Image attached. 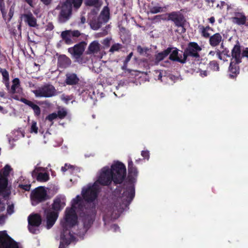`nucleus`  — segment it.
<instances>
[{"mask_svg": "<svg viewBox=\"0 0 248 248\" xmlns=\"http://www.w3.org/2000/svg\"><path fill=\"white\" fill-rule=\"evenodd\" d=\"M138 175L137 168L134 166L131 158L128 160V175L123 184V187H117L114 191V194L120 197L122 204L124 207H127L135 195L134 184L137 181Z\"/></svg>", "mask_w": 248, "mask_h": 248, "instance_id": "f257e3e1", "label": "nucleus"}, {"mask_svg": "<svg viewBox=\"0 0 248 248\" xmlns=\"http://www.w3.org/2000/svg\"><path fill=\"white\" fill-rule=\"evenodd\" d=\"M99 192L100 187L96 182L82 190L83 198L86 202L83 217L84 227L86 229H89L94 221L96 213L95 201Z\"/></svg>", "mask_w": 248, "mask_h": 248, "instance_id": "f03ea898", "label": "nucleus"}, {"mask_svg": "<svg viewBox=\"0 0 248 248\" xmlns=\"http://www.w3.org/2000/svg\"><path fill=\"white\" fill-rule=\"evenodd\" d=\"M65 205V198L62 196H57L53 200L51 207L44 209L47 229H49L54 225L59 217V212Z\"/></svg>", "mask_w": 248, "mask_h": 248, "instance_id": "7ed1b4c3", "label": "nucleus"}, {"mask_svg": "<svg viewBox=\"0 0 248 248\" xmlns=\"http://www.w3.org/2000/svg\"><path fill=\"white\" fill-rule=\"evenodd\" d=\"M81 198L78 195L73 199L71 207L67 208L65 210L64 221L63 222L64 228H66L67 226H74L78 222V216L76 212V205H78V208L80 211H83L84 207L81 202Z\"/></svg>", "mask_w": 248, "mask_h": 248, "instance_id": "20e7f679", "label": "nucleus"}, {"mask_svg": "<svg viewBox=\"0 0 248 248\" xmlns=\"http://www.w3.org/2000/svg\"><path fill=\"white\" fill-rule=\"evenodd\" d=\"M83 0H65L62 3L58 19L61 23H64L69 19L73 9L77 11L81 6Z\"/></svg>", "mask_w": 248, "mask_h": 248, "instance_id": "39448f33", "label": "nucleus"}, {"mask_svg": "<svg viewBox=\"0 0 248 248\" xmlns=\"http://www.w3.org/2000/svg\"><path fill=\"white\" fill-rule=\"evenodd\" d=\"M109 170L112 174L113 179V183L116 186L118 184H121L124 182L126 177V169L125 165L122 162L117 161L114 163L111 166Z\"/></svg>", "mask_w": 248, "mask_h": 248, "instance_id": "423d86ee", "label": "nucleus"}, {"mask_svg": "<svg viewBox=\"0 0 248 248\" xmlns=\"http://www.w3.org/2000/svg\"><path fill=\"white\" fill-rule=\"evenodd\" d=\"M202 50L197 42H190L188 43L184 49L183 56L185 63L191 59L192 60L199 61L201 56L200 52Z\"/></svg>", "mask_w": 248, "mask_h": 248, "instance_id": "0eeeda50", "label": "nucleus"}, {"mask_svg": "<svg viewBox=\"0 0 248 248\" xmlns=\"http://www.w3.org/2000/svg\"><path fill=\"white\" fill-rule=\"evenodd\" d=\"M12 170L11 166L6 165L2 169V173L0 172V196L4 198L9 196L10 192L7 189L8 180L7 177Z\"/></svg>", "mask_w": 248, "mask_h": 248, "instance_id": "6e6552de", "label": "nucleus"}, {"mask_svg": "<svg viewBox=\"0 0 248 248\" xmlns=\"http://www.w3.org/2000/svg\"><path fill=\"white\" fill-rule=\"evenodd\" d=\"M169 19L173 22L175 26L179 28L175 32L179 34H183L186 31L185 25L186 20L184 16L180 12H172L169 14Z\"/></svg>", "mask_w": 248, "mask_h": 248, "instance_id": "1a4fd4ad", "label": "nucleus"}, {"mask_svg": "<svg viewBox=\"0 0 248 248\" xmlns=\"http://www.w3.org/2000/svg\"><path fill=\"white\" fill-rule=\"evenodd\" d=\"M32 92L36 97L48 98L54 96L56 90L53 85L47 83L41 86Z\"/></svg>", "mask_w": 248, "mask_h": 248, "instance_id": "9d476101", "label": "nucleus"}, {"mask_svg": "<svg viewBox=\"0 0 248 248\" xmlns=\"http://www.w3.org/2000/svg\"><path fill=\"white\" fill-rule=\"evenodd\" d=\"M31 198L32 200V204L36 205L48 199L49 196L44 187L39 186L31 192Z\"/></svg>", "mask_w": 248, "mask_h": 248, "instance_id": "9b49d317", "label": "nucleus"}, {"mask_svg": "<svg viewBox=\"0 0 248 248\" xmlns=\"http://www.w3.org/2000/svg\"><path fill=\"white\" fill-rule=\"evenodd\" d=\"M85 45L86 43L84 42H81L68 49V52L75 59V62L80 64L84 62L81 56L85 50Z\"/></svg>", "mask_w": 248, "mask_h": 248, "instance_id": "f8f14e48", "label": "nucleus"}, {"mask_svg": "<svg viewBox=\"0 0 248 248\" xmlns=\"http://www.w3.org/2000/svg\"><path fill=\"white\" fill-rule=\"evenodd\" d=\"M62 231L61 234V240L59 248H66L72 242L74 238V236L69 231V229L73 226H67L65 228L63 226V222L62 223Z\"/></svg>", "mask_w": 248, "mask_h": 248, "instance_id": "ddd939ff", "label": "nucleus"}, {"mask_svg": "<svg viewBox=\"0 0 248 248\" xmlns=\"http://www.w3.org/2000/svg\"><path fill=\"white\" fill-rule=\"evenodd\" d=\"M0 248H19V247L6 231H2L0 232Z\"/></svg>", "mask_w": 248, "mask_h": 248, "instance_id": "4468645a", "label": "nucleus"}, {"mask_svg": "<svg viewBox=\"0 0 248 248\" xmlns=\"http://www.w3.org/2000/svg\"><path fill=\"white\" fill-rule=\"evenodd\" d=\"M113 182L112 174L109 170L108 167H104L101 172L96 182L104 186H108Z\"/></svg>", "mask_w": 248, "mask_h": 248, "instance_id": "2eb2a0df", "label": "nucleus"}, {"mask_svg": "<svg viewBox=\"0 0 248 248\" xmlns=\"http://www.w3.org/2000/svg\"><path fill=\"white\" fill-rule=\"evenodd\" d=\"M28 229L32 233L35 234L39 230L36 228L38 227L42 223V217L38 214H31L28 217Z\"/></svg>", "mask_w": 248, "mask_h": 248, "instance_id": "dca6fc26", "label": "nucleus"}, {"mask_svg": "<svg viewBox=\"0 0 248 248\" xmlns=\"http://www.w3.org/2000/svg\"><path fill=\"white\" fill-rule=\"evenodd\" d=\"M20 101L30 107L33 110L34 115L35 117L38 118L40 117L41 112V108L37 105L25 98H22Z\"/></svg>", "mask_w": 248, "mask_h": 248, "instance_id": "f3484780", "label": "nucleus"}, {"mask_svg": "<svg viewBox=\"0 0 248 248\" xmlns=\"http://www.w3.org/2000/svg\"><path fill=\"white\" fill-rule=\"evenodd\" d=\"M241 46L239 41H237L231 52L232 58L235 59V62H236V63H237L241 62L242 57L241 56Z\"/></svg>", "mask_w": 248, "mask_h": 248, "instance_id": "a211bd4d", "label": "nucleus"}, {"mask_svg": "<svg viewBox=\"0 0 248 248\" xmlns=\"http://www.w3.org/2000/svg\"><path fill=\"white\" fill-rule=\"evenodd\" d=\"M71 60L65 55H60L58 58L57 65L59 68L65 69L71 64Z\"/></svg>", "mask_w": 248, "mask_h": 248, "instance_id": "6ab92c4d", "label": "nucleus"}, {"mask_svg": "<svg viewBox=\"0 0 248 248\" xmlns=\"http://www.w3.org/2000/svg\"><path fill=\"white\" fill-rule=\"evenodd\" d=\"M232 22L238 25H246L247 17L243 13L237 12L235 13V16L232 17Z\"/></svg>", "mask_w": 248, "mask_h": 248, "instance_id": "aec40b11", "label": "nucleus"}, {"mask_svg": "<svg viewBox=\"0 0 248 248\" xmlns=\"http://www.w3.org/2000/svg\"><path fill=\"white\" fill-rule=\"evenodd\" d=\"M223 41V39L221 34L217 32L209 37V45L212 47H216L219 46L221 42Z\"/></svg>", "mask_w": 248, "mask_h": 248, "instance_id": "412c9836", "label": "nucleus"}, {"mask_svg": "<svg viewBox=\"0 0 248 248\" xmlns=\"http://www.w3.org/2000/svg\"><path fill=\"white\" fill-rule=\"evenodd\" d=\"M79 78L75 73H68L66 74L65 83L68 85H76L78 84Z\"/></svg>", "mask_w": 248, "mask_h": 248, "instance_id": "4be33fe9", "label": "nucleus"}, {"mask_svg": "<svg viewBox=\"0 0 248 248\" xmlns=\"http://www.w3.org/2000/svg\"><path fill=\"white\" fill-rule=\"evenodd\" d=\"M172 49L171 50V52L170 53V55L169 56V59L173 62H180L181 63H185L184 57L183 58L182 57H179L178 56V51L179 49L176 47H171Z\"/></svg>", "mask_w": 248, "mask_h": 248, "instance_id": "5701e85b", "label": "nucleus"}, {"mask_svg": "<svg viewBox=\"0 0 248 248\" xmlns=\"http://www.w3.org/2000/svg\"><path fill=\"white\" fill-rule=\"evenodd\" d=\"M23 16L24 18V21L27 23L30 27H36L38 26L37 20L31 13L29 12L27 14H24Z\"/></svg>", "mask_w": 248, "mask_h": 248, "instance_id": "b1692460", "label": "nucleus"}, {"mask_svg": "<svg viewBox=\"0 0 248 248\" xmlns=\"http://www.w3.org/2000/svg\"><path fill=\"white\" fill-rule=\"evenodd\" d=\"M238 64L239 63H236V62L235 63L232 62H230L229 70L231 73L230 77L231 78L236 77L239 73V67L238 65Z\"/></svg>", "mask_w": 248, "mask_h": 248, "instance_id": "393cba45", "label": "nucleus"}, {"mask_svg": "<svg viewBox=\"0 0 248 248\" xmlns=\"http://www.w3.org/2000/svg\"><path fill=\"white\" fill-rule=\"evenodd\" d=\"M172 49L170 47H168L166 49L160 52L155 55V61L157 62L163 60L171 51Z\"/></svg>", "mask_w": 248, "mask_h": 248, "instance_id": "a878e982", "label": "nucleus"}, {"mask_svg": "<svg viewBox=\"0 0 248 248\" xmlns=\"http://www.w3.org/2000/svg\"><path fill=\"white\" fill-rule=\"evenodd\" d=\"M100 49V45L97 41L92 42L89 46L88 51L89 54L97 53Z\"/></svg>", "mask_w": 248, "mask_h": 248, "instance_id": "bb28decb", "label": "nucleus"}, {"mask_svg": "<svg viewBox=\"0 0 248 248\" xmlns=\"http://www.w3.org/2000/svg\"><path fill=\"white\" fill-rule=\"evenodd\" d=\"M216 52L217 58L220 60L225 61L227 58L230 57L229 50L227 48L225 47L221 51L219 49H216Z\"/></svg>", "mask_w": 248, "mask_h": 248, "instance_id": "cd10ccee", "label": "nucleus"}, {"mask_svg": "<svg viewBox=\"0 0 248 248\" xmlns=\"http://www.w3.org/2000/svg\"><path fill=\"white\" fill-rule=\"evenodd\" d=\"M109 9L108 6H105L102 11H101L99 16V19H101V20L104 23H106L108 21L109 18Z\"/></svg>", "mask_w": 248, "mask_h": 248, "instance_id": "c85d7f7f", "label": "nucleus"}, {"mask_svg": "<svg viewBox=\"0 0 248 248\" xmlns=\"http://www.w3.org/2000/svg\"><path fill=\"white\" fill-rule=\"evenodd\" d=\"M71 31H64L62 32L61 36L62 40L67 45L71 44L73 42L71 38Z\"/></svg>", "mask_w": 248, "mask_h": 248, "instance_id": "c756f323", "label": "nucleus"}, {"mask_svg": "<svg viewBox=\"0 0 248 248\" xmlns=\"http://www.w3.org/2000/svg\"><path fill=\"white\" fill-rule=\"evenodd\" d=\"M13 84L9 90V93L14 94L16 92V89L20 86V80L18 78H15L13 80Z\"/></svg>", "mask_w": 248, "mask_h": 248, "instance_id": "7c9ffc66", "label": "nucleus"}, {"mask_svg": "<svg viewBox=\"0 0 248 248\" xmlns=\"http://www.w3.org/2000/svg\"><path fill=\"white\" fill-rule=\"evenodd\" d=\"M49 179V175L47 172H39L36 177V180L38 182H45L47 181Z\"/></svg>", "mask_w": 248, "mask_h": 248, "instance_id": "2f4dec72", "label": "nucleus"}, {"mask_svg": "<svg viewBox=\"0 0 248 248\" xmlns=\"http://www.w3.org/2000/svg\"><path fill=\"white\" fill-rule=\"evenodd\" d=\"M103 23H104V22L101 20V19H99V17H98L97 20H94L91 22V27L93 30H97L102 26Z\"/></svg>", "mask_w": 248, "mask_h": 248, "instance_id": "473e14b6", "label": "nucleus"}, {"mask_svg": "<svg viewBox=\"0 0 248 248\" xmlns=\"http://www.w3.org/2000/svg\"><path fill=\"white\" fill-rule=\"evenodd\" d=\"M5 209V205L4 203L0 201V213L4 211ZM7 217L6 215L2 214L0 216V224H3L5 223V219Z\"/></svg>", "mask_w": 248, "mask_h": 248, "instance_id": "72a5a7b5", "label": "nucleus"}, {"mask_svg": "<svg viewBox=\"0 0 248 248\" xmlns=\"http://www.w3.org/2000/svg\"><path fill=\"white\" fill-rule=\"evenodd\" d=\"M0 10L2 14V18L6 21L7 20V12L5 9V3L2 1H0Z\"/></svg>", "mask_w": 248, "mask_h": 248, "instance_id": "f704fd0d", "label": "nucleus"}, {"mask_svg": "<svg viewBox=\"0 0 248 248\" xmlns=\"http://www.w3.org/2000/svg\"><path fill=\"white\" fill-rule=\"evenodd\" d=\"M0 10L2 14V18L6 21L7 20V12L5 9V3L2 1H0Z\"/></svg>", "mask_w": 248, "mask_h": 248, "instance_id": "c9c22d12", "label": "nucleus"}, {"mask_svg": "<svg viewBox=\"0 0 248 248\" xmlns=\"http://www.w3.org/2000/svg\"><path fill=\"white\" fill-rule=\"evenodd\" d=\"M199 29L202 37L205 38H208L210 37V34L208 31L204 29V26L203 25H199Z\"/></svg>", "mask_w": 248, "mask_h": 248, "instance_id": "e433bc0d", "label": "nucleus"}, {"mask_svg": "<svg viewBox=\"0 0 248 248\" xmlns=\"http://www.w3.org/2000/svg\"><path fill=\"white\" fill-rule=\"evenodd\" d=\"M209 66L210 68L212 70L216 71H219V64L215 60L211 61L209 64Z\"/></svg>", "mask_w": 248, "mask_h": 248, "instance_id": "4c0bfd02", "label": "nucleus"}, {"mask_svg": "<svg viewBox=\"0 0 248 248\" xmlns=\"http://www.w3.org/2000/svg\"><path fill=\"white\" fill-rule=\"evenodd\" d=\"M75 168V167L74 166L66 163L65 164L64 166L61 168V170L62 172H65L66 170H69L70 173H72Z\"/></svg>", "mask_w": 248, "mask_h": 248, "instance_id": "58836bf2", "label": "nucleus"}, {"mask_svg": "<svg viewBox=\"0 0 248 248\" xmlns=\"http://www.w3.org/2000/svg\"><path fill=\"white\" fill-rule=\"evenodd\" d=\"M122 48V45L119 43H115L113 44L109 49V52L113 53L115 51H119Z\"/></svg>", "mask_w": 248, "mask_h": 248, "instance_id": "ea45409f", "label": "nucleus"}, {"mask_svg": "<svg viewBox=\"0 0 248 248\" xmlns=\"http://www.w3.org/2000/svg\"><path fill=\"white\" fill-rule=\"evenodd\" d=\"M163 8L160 6H154L150 8V12L154 14L162 12Z\"/></svg>", "mask_w": 248, "mask_h": 248, "instance_id": "a19ab883", "label": "nucleus"}, {"mask_svg": "<svg viewBox=\"0 0 248 248\" xmlns=\"http://www.w3.org/2000/svg\"><path fill=\"white\" fill-rule=\"evenodd\" d=\"M99 3V0H86L85 4L89 6L96 7Z\"/></svg>", "mask_w": 248, "mask_h": 248, "instance_id": "79ce46f5", "label": "nucleus"}, {"mask_svg": "<svg viewBox=\"0 0 248 248\" xmlns=\"http://www.w3.org/2000/svg\"><path fill=\"white\" fill-rule=\"evenodd\" d=\"M14 12H15V5H13L11 6V7L10 8V9H9V12L8 13V18H7V22L10 21V20H11L12 18L13 17V16H14Z\"/></svg>", "mask_w": 248, "mask_h": 248, "instance_id": "37998d69", "label": "nucleus"}, {"mask_svg": "<svg viewBox=\"0 0 248 248\" xmlns=\"http://www.w3.org/2000/svg\"><path fill=\"white\" fill-rule=\"evenodd\" d=\"M38 127L37 126V123L35 121H32L31 127V133H34L37 134L38 133Z\"/></svg>", "mask_w": 248, "mask_h": 248, "instance_id": "c03bdc74", "label": "nucleus"}, {"mask_svg": "<svg viewBox=\"0 0 248 248\" xmlns=\"http://www.w3.org/2000/svg\"><path fill=\"white\" fill-rule=\"evenodd\" d=\"M67 111L64 109L58 110L57 113L58 117L61 119H63L67 115Z\"/></svg>", "mask_w": 248, "mask_h": 248, "instance_id": "a18cd8bd", "label": "nucleus"}, {"mask_svg": "<svg viewBox=\"0 0 248 248\" xmlns=\"http://www.w3.org/2000/svg\"><path fill=\"white\" fill-rule=\"evenodd\" d=\"M1 74L3 80L5 81H8L9 79L8 72L6 69H4L1 71Z\"/></svg>", "mask_w": 248, "mask_h": 248, "instance_id": "49530a36", "label": "nucleus"}, {"mask_svg": "<svg viewBox=\"0 0 248 248\" xmlns=\"http://www.w3.org/2000/svg\"><path fill=\"white\" fill-rule=\"evenodd\" d=\"M58 117V115L56 113H52L50 114H49L46 118V120H48V121L51 122L53 120L56 119Z\"/></svg>", "mask_w": 248, "mask_h": 248, "instance_id": "de8ad7c7", "label": "nucleus"}, {"mask_svg": "<svg viewBox=\"0 0 248 248\" xmlns=\"http://www.w3.org/2000/svg\"><path fill=\"white\" fill-rule=\"evenodd\" d=\"M14 212V205L13 204L9 205L7 208V214L9 215H12Z\"/></svg>", "mask_w": 248, "mask_h": 248, "instance_id": "09e8293b", "label": "nucleus"}, {"mask_svg": "<svg viewBox=\"0 0 248 248\" xmlns=\"http://www.w3.org/2000/svg\"><path fill=\"white\" fill-rule=\"evenodd\" d=\"M19 187L24 189L25 191H29L31 189V184H26V185H23V184H19Z\"/></svg>", "mask_w": 248, "mask_h": 248, "instance_id": "8fccbe9b", "label": "nucleus"}, {"mask_svg": "<svg viewBox=\"0 0 248 248\" xmlns=\"http://www.w3.org/2000/svg\"><path fill=\"white\" fill-rule=\"evenodd\" d=\"M137 52L140 54L142 55L144 52H146L148 49L146 48H143L140 46H138L137 48Z\"/></svg>", "mask_w": 248, "mask_h": 248, "instance_id": "3c124183", "label": "nucleus"}, {"mask_svg": "<svg viewBox=\"0 0 248 248\" xmlns=\"http://www.w3.org/2000/svg\"><path fill=\"white\" fill-rule=\"evenodd\" d=\"M141 155L144 158L147 159V160H148L150 157L149 152L147 150L142 151Z\"/></svg>", "mask_w": 248, "mask_h": 248, "instance_id": "603ef678", "label": "nucleus"}, {"mask_svg": "<svg viewBox=\"0 0 248 248\" xmlns=\"http://www.w3.org/2000/svg\"><path fill=\"white\" fill-rule=\"evenodd\" d=\"M88 90L86 89H85L84 88H82L81 89L79 88L78 89L77 92L79 95H81L82 94H84V93H88Z\"/></svg>", "mask_w": 248, "mask_h": 248, "instance_id": "864d4df0", "label": "nucleus"}, {"mask_svg": "<svg viewBox=\"0 0 248 248\" xmlns=\"http://www.w3.org/2000/svg\"><path fill=\"white\" fill-rule=\"evenodd\" d=\"M71 35L73 37H78L80 35V32L78 30L71 31Z\"/></svg>", "mask_w": 248, "mask_h": 248, "instance_id": "5fc2aeb1", "label": "nucleus"}, {"mask_svg": "<svg viewBox=\"0 0 248 248\" xmlns=\"http://www.w3.org/2000/svg\"><path fill=\"white\" fill-rule=\"evenodd\" d=\"M242 57H246L248 60V47H246L243 50L242 52Z\"/></svg>", "mask_w": 248, "mask_h": 248, "instance_id": "6e6d98bb", "label": "nucleus"}, {"mask_svg": "<svg viewBox=\"0 0 248 248\" xmlns=\"http://www.w3.org/2000/svg\"><path fill=\"white\" fill-rule=\"evenodd\" d=\"M133 55V52H131L127 56L126 58H125V60L124 61V62H125V63H128L130 61Z\"/></svg>", "mask_w": 248, "mask_h": 248, "instance_id": "4d7b16f0", "label": "nucleus"}, {"mask_svg": "<svg viewBox=\"0 0 248 248\" xmlns=\"http://www.w3.org/2000/svg\"><path fill=\"white\" fill-rule=\"evenodd\" d=\"M40 0L44 5H45L46 6H48V5H50L52 1V0Z\"/></svg>", "mask_w": 248, "mask_h": 248, "instance_id": "13d9d810", "label": "nucleus"}, {"mask_svg": "<svg viewBox=\"0 0 248 248\" xmlns=\"http://www.w3.org/2000/svg\"><path fill=\"white\" fill-rule=\"evenodd\" d=\"M40 170V168H35L32 171V176L33 177L35 176L36 175V176H37V174H38V171H39Z\"/></svg>", "mask_w": 248, "mask_h": 248, "instance_id": "bf43d9fd", "label": "nucleus"}, {"mask_svg": "<svg viewBox=\"0 0 248 248\" xmlns=\"http://www.w3.org/2000/svg\"><path fill=\"white\" fill-rule=\"evenodd\" d=\"M54 27L52 23H49L47 26V30L52 31L54 29Z\"/></svg>", "mask_w": 248, "mask_h": 248, "instance_id": "052dcab7", "label": "nucleus"}, {"mask_svg": "<svg viewBox=\"0 0 248 248\" xmlns=\"http://www.w3.org/2000/svg\"><path fill=\"white\" fill-rule=\"evenodd\" d=\"M200 75L202 77H205L207 76V71L206 70L201 71Z\"/></svg>", "mask_w": 248, "mask_h": 248, "instance_id": "680f3d73", "label": "nucleus"}, {"mask_svg": "<svg viewBox=\"0 0 248 248\" xmlns=\"http://www.w3.org/2000/svg\"><path fill=\"white\" fill-rule=\"evenodd\" d=\"M33 0H25V1L27 2L31 7H33L34 5L33 4Z\"/></svg>", "mask_w": 248, "mask_h": 248, "instance_id": "e2e57ef3", "label": "nucleus"}, {"mask_svg": "<svg viewBox=\"0 0 248 248\" xmlns=\"http://www.w3.org/2000/svg\"><path fill=\"white\" fill-rule=\"evenodd\" d=\"M0 112H1L2 114H6L7 113V110L5 109L2 107L0 106Z\"/></svg>", "mask_w": 248, "mask_h": 248, "instance_id": "0e129e2a", "label": "nucleus"}, {"mask_svg": "<svg viewBox=\"0 0 248 248\" xmlns=\"http://www.w3.org/2000/svg\"><path fill=\"white\" fill-rule=\"evenodd\" d=\"M208 20L211 24H213L215 22V19L214 16H212L208 18Z\"/></svg>", "mask_w": 248, "mask_h": 248, "instance_id": "69168bd1", "label": "nucleus"}, {"mask_svg": "<svg viewBox=\"0 0 248 248\" xmlns=\"http://www.w3.org/2000/svg\"><path fill=\"white\" fill-rule=\"evenodd\" d=\"M127 63H125V62H124V64L122 67V69L123 70H127Z\"/></svg>", "mask_w": 248, "mask_h": 248, "instance_id": "338daca9", "label": "nucleus"}, {"mask_svg": "<svg viewBox=\"0 0 248 248\" xmlns=\"http://www.w3.org/2000/svg\"><path fill=\"white\" fill-rule=\"evenodd\" d=\"M80 22L81 24H84L86 22V18L84 16H82L80 18Z\"/></svg>", "mask_w": 248, "mask_h": 248, "instance_id": "774afa93", "label": "nucleus"}]
</instances>
